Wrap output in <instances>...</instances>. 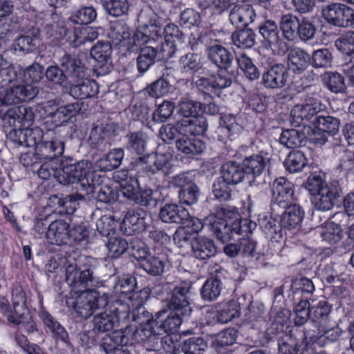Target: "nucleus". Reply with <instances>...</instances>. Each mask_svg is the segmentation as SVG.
I'll use <instances>...</instances> for the list:
<instances>
[{
  "instance_id": "1",
  "label": "nucleus",
  "mask_w": 354,
  "mask_h": 354,
  "mask_svg": "<svg viewBox=\"0 0 354 354\" xmlns=\"http://www.w3.org/2000/svg\"><path fill=\"white\" fill-rule=\"evenodd\" d=\"M65 272V281L73 289L82 293L72 303L77 316L88 319L95 311L107 308L110 302L109 292L103 291L102 282L94 275L91 266H80L74 258L60 259Z\"/></svg>"
},
{
  "instance_id": "2",
  "label": "nucleus",
  "mask_w": 354,
  "mask_h": 354,
  "mask_svg": "<svg viewBox=\"0 0 354 354\" xmlns=\"http://www.w3.org/2000/svg\"><path fill=\"white\" fill-rule=\"evenodd\" d=\"M59 173L57 181L64 185L79 183L77 192L68 194V201H86L94 192L96 185H100L102 180L91 167L88 160L75 161L68 158L62 160L59 164Z\"/></svg>"
},
{
  "instance_id": "3",
  "label": "nucleus",
  "mask_w": 354,
  "mask_h": 354,
  "mask_svg": "<svg viewBox=\"0 0 354 354\" xmlns=\"http://www.w3.org/2000/svg\"><path fill=\"white\" fill-rule=\"evenodd\" d=\"M210 230L222 243L228 242L234 234L241 232V218L234 207L222 206L216 208L214 216L209 218Z\"/></svg>"
},
{
  "instance_id": "4",
  "label": "nucleus",
  "mask_w": 354,
  "mask_h": 354,
  "mask_svg": "<svg viewBox=\"0 0 354 354\" xmlns=\"http://www.w3.org/2000/svg\"><path fill=\"white\" fill-rule=\"evenodd\" d=\"M319 89L313 86H307L305 96L301 104L295 105L290 112L291 124L295 127L306 126L313 117L324 113L326 106L318 99Z\"/></svg>"
},
{
  "instance_id": "5",
  "label": "nucleus",
  "mask_w": 354,
  "mask_h": 354,
  "mask_svg": "<svg viewBox=\"0 0 354 354\" xmlns=\"http://www.w3.org/2000/svg\"><path fill=\"white\" fill-rule=\"evenodd\" d=\"M342 194V189L339 181L329 182L324 185V187L314 196L313 205L317 210H330L340 201Z\"/></svg>"
},
{
  "instance_id": "6",
  "label": "nucleus",
  "mask_w": 354,
  "mask_h": 354,
  "mask_svg": "<svg viewBox=\"0 0 354 354\" xmlns=\"http://www.w3.org/2000/svg\"><path fill=\"white\" fill-rule=\"evenodd\" d=\"M353 15V10L342 3H331L322 9L324 19L328 24L337 27H351Z\"/></svg>"
},
{
  "instance_id": "7",
  "label": "nucleus",
  "mask_w": 354,
  "mask_h": 354,
  "mask_svg": "<svg viewBox=\"0 0 354 354\" xmlns=\"http://www.w3.org/2000/svg\"><path fill=\"white\" fill-rule=\"evenodd\" d=\"M30 291L24 289L21 285L16 283L12 289V302L14 311L7 315L8 321L11 324H19L24 319V314H28L26 302Z\"/></svg>"
},
{
  "instance_id": "8",
  "label": "nucleus",
  "mask_w": 354,
  "mask_h": 354,
  "mask_svg": "<svg viewBox=\"0 0 354 354\" xmlns=\"http://www.w3.org/2000/svg\"><path fill=\"white\" fill-rule=\"evenodd\" d=\"M60 66L64 69L69 83L80 81L87 75V68L75 55L64 53L59 59Z\"/></svg>"
},
{
  "instance_id": "9",
  "label": "nucleus",
  "mask_w": 354,
  "mask_h": 354,
  "mask_svg": "<svg viewBox=\"0 0 354 354\" xmlns=\"http://www.w3.org/2000/svg\"><path fill=\"white\" fill-rule=\"evenodd\" d=\"M158 321H153L151 324H147L139 333L145 342V346L149 350H158L160 347L166 349L164 344L169 346L172 343L171 338L169 335L162 336L164 333L157 329Z\"/></svg>"
},
{
  "instance_id": "10",
  "label": "nucleus",
  "mask_w": 354,
  "mask_h": 354,
  "mask_svg": "<svg viewBox=\"0 0 354 354\" xmlns=\"http://www.w3.org/2000/svg\"><path fill=\"white\" fill-rule=\"evenodd\" d=\"M190 289L191 286L188 284L176 286L169 299V308L180 313L183 317H189L192 311L189 298Z\"/></svg>"
},
{
  "instance_id": "11",
  "label": "nucleus",
  "mask_w": 354,
  "mask_h": 354,
  "mask_svg": "<svg viewBox=\"0 0 354 354\" xmlns=\"http://www.w3.org/2000/svg\"><path fill=\"white\" fill-rule=\"evenodd\" d=\"M147 213L140 208L128 211L121 225V230L128 236L145 230L147 227Z\"/></svg>"
},
{
  "instance_id": "12",
  "label": "nucleus",
  "mask_w": 354,
  "mask_h": 354,
  "mask_svg": "<svg viewBox=\"0 0 354 354\" xmlns=\"http://www.w3.org/2000/svg\"><path fill=\"white\" fill-rule=\"evenodd\" d=\"M288 78L286 66L283 64H274L263 73V83L267 88H281L286 85Z\"/></svg>"
},
{
  "instance_id": "13",
  "label": "nucleus",
  "mask_w": 354,
  "mask_h": 354,
  "mask_svg": "<svg viewBox=\"0 0 354 354\" xmlns=\"http://www.w3.org/2000/svg\"><path fill=\"white\" fill-rule=\"evenodd\" d=\"M293 185L283 177L277 178L272 185V206H283L287 204L293 198Z\"/></svg>"
},
{
  "instance_id": "14",
  "label": "nucleus",
  "mask_w": 354,
  "mask_h": 354,
  "mask_svg": "<svg viewBox=\"0 0 354 354\" xmlns=\"http://www.w3.org/2000/svg\"><path fill=\"white\" fill-rule=\"evenodd\" d=\"M69 224L62 219L53 221L46 232V237L50 244L62 245L71 243Z\"/></svg>"
},
{
  "instance_id": "15",
  "label": "nucleus",
  "mask_w": 354,
  "mask_h": 354,
  "mask_svg": "<svg viewBox=\"0 0 354 354\" xmlns=\"http://www.w3.org/2000/svg\"><path fill=\"white\" fill-rule=\"evenodd\" d=\"M117 129L115 123L95 125L91 130L88 142L93 147L103 150Z\"/></svg>"
},
{
  "instance_id": "16",
  "label": "nucleus",
  "mask_w": 354,
  "mask_h": 354,
  "mask_svg": "<svg viewBox=\"0 0 354 354\" xmlns=\"http://www.w3.org/2000/svg\"><path fill=\"white\" fill-rule=\"evenodd\" d=\"M256 13L252 6L243 2L234 5L230 9L229 21L236 28L247 27L254 21Z\"/></svg>"
},
{
  "instance_id": "17",
  "label": "nucleus",
  "mask_w": 354,
  "mask_h": 354,
  "mask_svg": "<svg viewBox=\"0 0 354 354\" xmlns=\"http://www.w3.org/2000/svg\"><path fill=\"white\" fill-rule=\"evenodd\" d=\"M40 30L37 27L32 25L24 33L20 35L12 44V48L15 51L23 53L32 51L39 43Z\"/></svg>"
},
{
  "instance_id": "18",
  "label": "nucleus",
  "mask_w": 354,
  "mask_h": 354,
  "mask_svg": "<svg viewBox=\"0 0 354 354\" xmlns=\"http://www.w3.org/2000/svg\"><path fill=\"white\" fill-rule=\"evenodd\" d=\"M210 62L220 69L229 71L234 64V55L221 44H214L208 46L206 52Z\"/></svg>"
},
{
  "instance_id": "19",
  "label": "nucleus",
  "mask_w": 354,
  "mask_h": 354,
  "mask_svg": "<svg viewBox=\"0 0 354 354\" xmlns=\"http://www.w3.org/2000/svg\"><path fill=\"white\" fill-rule=\"evenodd\" d=\"M310 55L300 48H292L288 54V71L297 76H301L308 67Z\"/></svg>"
},
{
  "instance_id": "20",
  "label": "nucleus",
  "mask_w": 354,
  "mask_h": 354,
  "mask_svg": "<svg viewBox=\"0 0 354 354\" xmlns=\"http://www.w3.org/2000/svg\"><path fill=\"white\" fill-rule=\"evenodd\" d=\"M38 91V88L30 84L13 86L6 93L4 103L11 104L30 101L37 95Z\"/></svg>"
},
{
  "instance_id": "21",
  "label": "nucleus",
  "mask_w": 354,
  "mask_h": 354,
  "mask_svg": "<svg viewBox=\"0 0 354 354\" xmlns=\"http://www.w3.org/2000/svg\"><path fill=\"white\" fill-rule=\"evenodd\" d=\"M280 30L275 21L270 19L265 21L259 26V32L268 45L282 50L287 45L280 35Z\"/></svg>"
},
{
  "instance_id": "22",
  "label": "nucleus",
  "mask_w": 354,
  "mask_h": 354,
  "mask_svg": "<svg viewBox=\"0 0 354 354\" xmlns=\"http://www.w3.org/2000/svg\"><path fill=\"white\" fill-rule=\"evenodd\" d=\"M69 94L75 98L87 99L97 95L98 93V84L93 80L86 77L80 81L69 83Z\"/></svg>"
},
{
  "instance_id": "23",
  "label": "nucleus",
  "mask_w": 354,
  "mask_h": 354,
  "mask_svg": "<svg viewBox=\"0 0 354 354\" xmlns=\"http://www.w3.org/2000/svg\"><path fill=\"white\" fill-rule=\"evenodd\" d=\"M36 155L40 157L42 162L54 161L62 155L64 149V142L55 140L38 142L36 145Z\"/></svg>"
},
{
  "instance_id": "24",
  "label": "nucleus",
  "mask_w": 354,
  "mask_h": 354,
  "mask_svg": "<svg viewBox=\"0 0 354 354\" xmlns=\"http://www.w3.org/2000/svg\"><path fill=\"white\" fill-rule=\"evenodd\" d=\"M192 252L194 257L199 260H206L216 254L215 244L211 239L196 236L192 239Z\"/></svg>"
},
{
  "instance_id": "25",
  "label": "nucleus",
  "mask_w": 354,
  "mask_h": 354,
  "mask_svg": "<svg viewBox=\"0 0 354 354\" xmlns=\"http://www.w3.org/2000/svg\"><path fill=\"white\" fill-rule=\"evenodd\" d=\"M169 158L170 156L164 153L148 154L140 156L137 164H145L146 168L153 174L162 171L165 174H167L170 167Z\"/></svg>"
},
{
  "instance_id": "26",
  "label": "nucleus",
  "mask_w": 354,
  "mask_h": 354,
  "mask_svg": "<svg viewBox=\"0 0 354 354\" xmlns=\"http://www.w3.org/2000/svg\"><path fill=\"white\" fill-rule=\"evenodd\" d=\"M159 217L166 223L182 224L189 218V212L176 204H166L160 210Z\"/></svg>"
},
{
  "instance_id": "27",
  "label": "nucleus",
  "mask_w": 354,
  "mask_h": 354,
  "mask_svg": "<svg viewBox=\"0 0 354 354\" xmlns=\"http://www.w3.org/2000/svg\"><path fill=\"white\" fill-rule=\"evenodd\" d=\"M79 103H71L57 107L55 111L49 112L48 117L55 126L58 127L66 122L70 118L76 115L80 111Z\"/></svg>"
},
{
  "instance_id": "28",
  "label": "nucleus",
  "mask_w": 354,
  "mask_h": 354,
  "mask_svg": "<svg viewBox=\"0 0 354 354\" xmlns=\"http://www.w3.org/2000/svg\"><path fill=\"white\" fill-rule=\"evenodd\" d=\"M220 173L221 179L231 185L241 183L245 176L242 164L240 165L234 161L225 162L221 168Z\"/></svg>"
},
{
  "instance_id": "29",
  "label": "nucleus",
  "mask_w": 354,
  "mask_h": 354,
  "mask_svg": "<svg viewBox=\"0 0 354 354\" xmlns=\"http://www.w3.org/2000/svg\"><path fill=\"white\" fill-rule=\"evenodd\" d=\"M176 149L187 155L201 153L205 149V144L201 139L189 138L187 134L181 136L176 140Z\"/></svg>"
},
{
  "instance_id": "30",
  "label": "nucleus",
  "mask_w": 354,
  "mask_h": 354,
  "mask_svg": "<svg viewBox=\"0 0 354 354\" xmlns=\"http://www.w3.org/2000/svg\"><path fill=\"white\" fill-rule=\"evenodd\" d=\"M268 160L269 158L263 156L261 153L245 158L242 165L245 175H252L254 179L259 177L264 171Z\"/></svg>"
},
{
  "instance_id": "31",
  "label": "nucleus",
  "mask_w": 354,
  "mask_h": 354,
  "mask_svg": "<svg viewBox=\"0 0 354 354\" xmlns=\"http://www.w3.org/2000/svg\"><path fill=\"white\" fill-rule=\"evenodd\" d=\"M286 207L281 218V227L292 230L300 226L304 217V212L302 208L296 204Z\"/></svg>"
},
{
  "instance_id": "32",
  "label": "nucleus",
  "mask_w": 354,
  "mask_h": 354,
  "mask_svg": "<svg viewBox=\"0 0 354 354\" xmlns=\"http://www.w3.org/2000/svg\"><path fill=\"white\" fill-rule=\"evenodd\" d=\"M180 127L183 134L192 136L204 135L208 128L207 120L203 115H198L189 119L180 120Z\"/></svg>"
},
{
  "instance_id": "33",
  "label": "nucleus",
  "mask_w": 354,
  "mask_h": 354,
  "mask_svg": "<svg viewBox=\"0 0 354 354\" xmlns=\"http://www.w3.org/2000/svg\"><path fill=\"white\" fill-rule=\"evenodd\" d=\"M223 289V283L221 277L216 272L212 277L206 280L201 289L202 299L208 302L216 300L221 295Z\"/></svg>"
},
{
  "instance_id": "34",
  "label": "nucleus",
  "mask_w": 354,
  "mask_h": 354,
  "mask_svg": "<svg viewBox=\"0 0 354 354\" xmlns=\"http://www.w3.org/2000/svg\"><path fill=\"white\" fill-rule=\"evenodd\" d=\"M124 152L122 149H113L96 162V167L100 171H112L120 167L124 158Z\"/></svg>"
},
{
  "instance_id": "35",
  "label": "nucleus",
  "mask_w": 354,
  "mask_h": 354,
  "mask_svg": "<svg viewBox=\"0 0 354 354\" xmlns=\"http://www.w3.org/2000/svg\"><path fill=\"white\" fill-rule=\"evenodd\" d=\"M300 19L292 14L283 15L279 21V28L284 39L293 41L297 37Z\"/></svg>"
},
{
  "instance_id": "36",
  "label": "nucleus",
  "mask_w": 354,
  "mask_h": 354,
  "mask_svg": "<svg viewBox=\"0 0 354 354\" xmlns=\"http://www.w3.org/2000/svg\"><path fill=\"white\" fill-rule=\"evenodd\" d=\"M39 317L56 339L69 344L68 333L51 315L46 310H41Z\"/></svg>"
},
{
  "instance_id": "37",
  "label": "nucleus",
  "mask_w": 354,
  "mask_h": 354,
  "mask_svg": "<svg viewBox=\"0 0 354 354\" xmlns=\"http://www.w3.org/2000/svg\"><path fill=\"white\" fill-rule=\"evenodd\" d=\"M136 286V278L123 275L118 277L113 286V293L116 296L131 294L128 299L133 300L138 297V292H135Z\"/></svg>"
},
{
  "instance_id": "38",
  "label": "nucleus",
  "mask_w": 354,
  "mask_h": 354,
  "mask_svg": "<svg viewBox=\"0 0 354 354\" xmlns=\"http://www.w3.org/2000/svg\"><path fill=\"white\" fill-rule=\"evenodd\" d=\"M232 41L234 46L241 49H249L256 44V33L251 28L245 27L232 34Z\"/></svg>"
},
{
  "instance_id": "39",
  "label": "nucleus",
  "mask_w": 354,
  "mask_h": 354,
  "mask_svg": "<svg viewBox=\"0 0 354 354\" xmlns=\"http://www.w3.org/2000/svg\"><path fill=\"white\" fill-rule=\"evenodd\" d=\"M79 1L82 3L80 8L71 15V21L76 24H88L94 21L97 18L95 8L83 0Z\"/></svg>"
},
{
  "instance_id": "40",
  "label": "nucleus",
  "mask_w": 354,
  "mask_h": 354,
  "mask_svg": "<svg viewBox=\"0 0 354 354\" xmlns=\"http://www.w3.org/2000/svg\"><path fill=\"white\" fill-rule=\"evenodd\" d=\"M138 52H140V55L137 57V68L140 74H143L154 64L158 55V49L156 46H147Z\"/></svg>"
},
{
  "instance_id": "41",
  "label": "nucleus",
  "mask_w": 354,
  "mask_h": 354,
  "mask_svg": "<svg viewBox=\"0 0 354 354\" xmlns=\"http://www.w3.org/2000/svg\"><path fill=\"white\" fill-rule=\"evenodd\" d=\"M331 309V305L324 299L319 301L316 305L311 306L310 323H318L320 326L329 324Z\"/></svg>"
},
{
  "instance_id": "42",
  "label": "nucleus",
  "mask_w": 354,
  "mask_h": 354,
  "mask_svg": "<svg viewBox=\"0 0 354 354\" xmlns=\"http://www.w3.org/2000/svg\"><path fill=\"white\" fill-rule=\"evenodd\" d=\"M128 171H122L118 174V178L122 180L121 192L128 200L133 201L140 191V183L136 177L127 176Z\"/></svg>"
},
{
  "instance_id": "43",
  "label": "nucleus",
  "mask_w": 354,
  "mask_h": 354,
  "mask_svg": "<svg viewBox=\"0 0 354 354\" xmlns=\"http://www.w3.org/2000/svg\"><path fill=\"white\" fill-rule=\"evenodd\" d=\"M110 302L107 306V312L113 316L115 322L120 319L130 318L129 306L121 299H113V296L109 292Z\"/></svg>"
},
{
  "instance_id": "44",
  "label": "nucleus",
  "mask_w": 354,
  "mask_h": 354,
  "mask_svg": "<svg viewBox=\"0 0 354 354\" xmlns=\"http://www.w3.org/2000/svg\"><path fill=\"white\" fill-rule=\"evenodd\" d=\"M308 159L304 152L300 150H293L289 153L284 161V165L290 173L302 171L307 165Z\"/></svg>"
},
{
  "instance_id": "45",
  "label": "nucleus",
  "mask_w": 354,
  "mask_h": 354,
  "mask_svg": "<svg viewBox=\"0 0 354 354\" xmlns=\"http://www.w3.org/2000/svg\"><path fill=\"white\" fill-rule=\"evenodd\" d=\"M126 148L132 152L142 155L145 152L147 140L142 131L130 132L125 136Z\"/></svg>"
},
{
  "instance_id": "46",
  "label": "nucleus",
  "mask_w": 354,
  "mask_h": 354,
  "mask_svg": "<svg viewBox=\"0 0 354 354\" xmlns=\"http://www.w3.org/2000/svg\"><path fill=\"white\" fill-rule=\"evenodd\" d=\"M181 68L189 73L199 72L203 67L201 56L198 53H188L183 55L179 59Z\"/></svg>"
},
{
  "instance_id": "47",
  "label": "nucleus",
  "mask_w": 354,
  "mask_h": 354,
  "mask_svg": "<svg viewBox=\"0 0 354 354\" xmlns=\"http://www.w3.org/2000/svg\"><path fill=\"white\" fill-rule=\"evenodd\" d=\"M109 36L116 45H120L123 43L124 46H128V41L131 36L130 28L122 23H114L111 26Z\"/></svg>"
},
{
  "instance_id": "48",
  "label": "nucleus",
  "mask_w": 354,
  "mask_h": 354,
  "mask_svg": "<svg viewBox=\"0 0 354 354\" xmlns=\"http://www.w3.org/2000/svg\"><path fill=\"white\" fill-rule=\"evenodd\" d=\"M313 122L317 129L330 135H334L339 131V119L330 115H324V113L316 116Z\"/></svg>"
},
{
  "instance_id": "49",
  "label": "nucleus",
  "mask_w": 354,
  "mask_h": 354,
  "mask_svg": "<svg viewBox=\"0 0 354 354\" xmlns=\"http://www.w3.org/2000/svg\"><path fill=\"white\" fill-rule=\"evenodd\" d=\"M306 138L305 133L299 129H286L282 131L279 142L288 148H295L300 147Z\"/></svg>"
},
{
  "instance_id": "50",
  "label": "nucleus",
  "mask_w": 354,
  "mask_h": 354,
  "mask_svg": "<svg viewBox=\"0 0 354 354\" xmlns=\"http://www.w3.org/2000/svg\"><path fill=\"white\" fill-rule=\"evenodd\" d=\"M333 55L329 49L324 48L315 50L310 56V62L315 68H328L331 67Z\"/></svg>"
},
{
  "instance_id": "51",
  "label": "nucleus",
  "mask_w": 354,
  "mask_h": 354,
  "mask_svg": "<svg viewBox=\"0 0 354 354\" xmlns=\"http://www.w3.org/2000/svg\"><path fill=\"white\" fill-rule=\"evenodd\" d=\"M185 317L180 313L172 310L164 321H158L156 325L157 329L164 333H175L178 332Z\"/></svg>"
},
{
  "instance_id": "52",
  "label": "nucleus",
  "mask_w": 354,
  "mask_h": 354,
  "mask_svg": "<svg viewBox=\"0 0 354 354\" xmlns=\"http://www.w3.org/2000/svg\"><path fill=\"white\" fill-rule=\"evenodd\" d=\"M112 47L108 41H98L91 49V56L102 66L111 61Z\"/></svg>"
},
{
  "instance_id": "53",
  "label": "nucleus",
  "mask_w": 354,
  "mask_h": 354,
  "mask_svg": "<svg viewBox=\"0 0 354 354\" xmlns=\"http://www.w3.org/2000/svg\"><path fill=\"white\" fill-rule=\"evenodd\" d=\"M261 229L270 239L277 240L278 238L282 237L280 226L278 222L271 216H263L258 220Z\"/></svg>"
},
{
  "instance_id": "54",
  "label": "nucleus",
  "mask_w": 354,
  "mask_h": 354,
  "mask_svg": "<svg viewBox=\"0 0 354 354\" xmlns=\"http://www.w3.org/2000/svg\"><path fill=\"white\" fill-rule=\"evenodd\" d=\"M322 80L328 90L335 93H342L345 89L344 77L337 72H326Z\"/></svg>"
},
{
  "instance_id": "55",
  "label": "nucleus",
  "mask_w": 354,
  "mask_h": 354,
  "mask_svg": "<svg viewBox=\"0 0 354 354\" xmlns=\"http://www.w3.org/2000/svg\"><path fill=\"white\" fill-rule=\"evenodd\" d=\"M323 241L328 244H335L342 239V230L339 225L326 223L319 232Z\"/></svg>"
},
{
  "instance_id": "56",
  "label": "nucleus",
  "mask_w": 354,
  "mask_h": 354,
  "mask_svg": "<svg viewBox=\"0 0 354 354\" xmlns=\"http://www.w3.org/2000/svg\"><path fill=\"white\" fill-rule=\"evenodd\" d=\"M147 46H153L149 37L143 30L141 26H140L136 31L134 32L133 36L128 41L127 49L129 52L137 53L141 50V48Z\"/></svg>"
},
{
  "instance_id": "57",
  "label": "nucleus",
  "mask_w": 354,
  "mask_h": 354,
  "mask_svg": "<svg viewBox=\"0 0 354 354\" xmlns=\"http://www.w3.org/2000/svg\"><path fill=\"white\" fill-rule=\"evenodd\" d=\"M104 312L95 315L93 319V330L98 333H104L111 330L113 328L115 321L109 313L107 309H103Z\"/></svg>"
},
{
  "instance_id": "58",
  "label": "nucleus",
  "mask_w": 354,
  "mask_h": 354,
  "mask_svg": "<svg viewBox=\"0 0 354 354\" xmlns=\"http://www.w3.org/2000/svg\"><path fill=\"white\" fill-rule=\"evenodd\" d=\"M139 267L152 276H158L164 272L165 266L159 257L149 255L139 263Z\"/></svg>"
},
{
  "instance_id": "59",
  "label": "nucleus",
  "mask_w": 354,
  "mask_h": 354,
  "mask_svg": "<svg viewBox=\"0 0 354 354\" xmlns=\"http://www.w3.org/2000/svg\"><path fill=\"white\" fill-rule=\"evenodd\" d=\"M106 12L113 17H120L127 12L129 3L127 0H101Z\"/></svg>"
},
{
  "instance_id": "60",
  "label": "nucleus",
  "mask_w": 354,
  "mask_h": 354,
  "mask_svg": "<svg viewBox=\"0 0 354 354\" xmlns=\"http://www.w3.org/2000/svg\"><path fill=\"white\" fill-rule=\"evenodd\" d=\"M6 118L12 119L14 122L17 120L19 122L23 123L24 125H26V123L29 125L28 123L34 120V114L30 109L17 106L8 109Z\"/></svg>"
},
{
  "instance_id": "61",
  "label": "nucleus",
  "mask_w": 354,
  "mask_h": 354,
  "mask_svg": "<svg viewBox=\"0 0 354 354\" xmlns=\"http://www.w3.org/2000/svg\"><path fill=\"white\" fill-rule=\"evenodd\" d=\"M236 62L248 79L254 80L259 77L260 73L258 68L254 66L251 58L245 54H241L236 57Z\"/></svg>"
},
{
  "instance_id": "62",
  "label": "nucleus",
  "mask_w": 354,
  "mask_h": 354,
  "mask_svg": "<svg viewBox=\"0 0 354 354\" xmlns=\"http://www.w3.org/2000/svg\"><path fill=\"white\" fill-rule=\"evenodd\" d=\"M106 245L109 257L118 258L129 250V240L121 237H111Z\"/></svg>"
},
{
  "instance_id": "63",
  "label": "nucleus",
  "mask_w": 354,
  "mask_h": 354,
  "mask_svg": "<svg viewBox=\"0 0 354 354\" xmlns=\"http://www.w3.org/2000/svg\"><path fill=\"white\" fill-rule=\"evenodd\" d=\"M279 351L281 354H297L298 341L291 333L283 335L278 340Z\"/></svg>"
},
{
  "instance_id": "64",
  "label": "nucleus",
  "mask_w": 354,
  "mask_h": 354,
  "mask_svg": "<svg viewBox=\"0 0 354 354\" xmlns=\"http://www.w3.org/2000/svg\"><path fill=\"white\" fill-rule=\"evenodd\" d=\"M149 40L155 46L156 43L162 39V31L160 20L156 17L151 18L147 24L140 26Z\"/></svg>"
}]
</instances>
